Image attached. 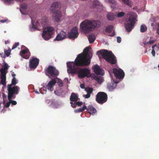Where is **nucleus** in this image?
Segmentation results:
<instances>
[{
    "mask_svg": "<svg viewBox=\"0 0 159 159\" xmlns=\"http://www.w3.org/2000/svg\"><path fill=\"white\" fill-rule=\"evenodd\" d=\"M18 83L16 78H13L11 84L7 85V90L11 94H17L19 93L20 88L16 85H15Z\"/></svg>",
    "mask_w": 159,
    "mask_h": 159,
    "instance_id": "obj_6",
    "label": "nucleus"
},
{
    "mask_svg": "<svg viewBox=\"0 0 159 159\" xmlns=\"http://www.w3.org/2000/svg\"><path fill=\"white\" fill-rule=\"evenodd\" d=\"M27 8V5L26 4L24 3H22L20 7V11L21 13L23 15L27 14V12L25 10Z\"/></svg>",
    "mask_w": 159,
    "mask_h": 159,
    "instance_id": "obj_19",
    "label": "nucleus"
},
{
    "mask_svg": "<svg viewBox=\"0 0 159 159\" xmlns=\"http://www.w3.org/2000/svg\"><path fill=\"white\" fill-rule=\"evenodd\" d=\"M38 27L36 26H35L34 24H32V28L35 30H37Z\"/></svg>",
    "mask_w": 159,
    "mask_h": 159,
    "instance_id": "obj_51",
    "label": "nucleus"
},
{
    "mask_svg": "<svg viewBox=\"0 0 159 159\" xmlns=\"http://www.w3.org/2000/svg\"><path fill=\"white\" fill-rule=\"evenodd\" d=\"M107 17L109 20L113 21L114 20L115 16L113 13H109L107 15Z\"/></svg>",
    "mask_w": 159,
    "mask_h": 159,
    "instance_id": "obj_25",
    "label": "nucleus"
},
{
    "mask_svg": "<svg viewBox=\"0 0 159 159\" xmlns=\"http://www.w3.org/2000/svg\"><path fill=\"white\" fill-rule=\"evenodd\" d=\"M100 24V22L99 20L86 19L81 23L80 27L82 32L88 34L94 30Z\"/></svg>",
    "mask_w": 159,
    "mask_h": 159,
    "instance_id": "obj_2",
    "label": "nucleus"
},
{
    "mask_svg": "<svg viewBox=\"0 0 159 159\" xmlns=\"http://www.w3.org/2000/svg\"><path fill=\"white\" fill-rule=\"evenodd\" d=\"M90 49V48L89 47H87L84 50L83 53H82L80 54H82L84 57H86V59H89L90 61V59L91 58L92 56L88 54V52Z\"/></svg>",
    "mask_w": 159,
    "mask_h": 159,
    "instance_id": "obj_15",
    "label": "nucleus"
},
{
    "mask_svg": "<svg viewBox=\"0 0 159 159\" xmlns=\"http://www.w3.org/2000/svg\"><path fill=\"white\" fill-rule=\"evenodd\" d=\"M70 99V102H75L77 101L79 99V98L75 93H72Z\"/></svg>",
    "mask_w": 159,
    "mask_h": 159,
    "instance_id": "obj_21",
    "label": "nucleus"
},
{
    "mask_svg": "<svg viewBox=\"0 0 159 159\" xmlns=\"http://www.w3.org/2000/svg\"><path fill=\"white\" fill-rule=\"evenodd\" d=\"M156 46V45H155L152 46V49H154V47Z\"/></svg>",
    "mask_w": 159,
    "mask_h": 159,
    "instance_id": "obj_55",
    "label": "nucleus"
},
{
    "mask_svg": "<svg viewBox=\"0 0 159 159\" xmlns=\"http://www.w3.org/2000/svg\"><path fill=\"white\" fill-rule=\"evenodd\" d=\"M90 94H91L89 93H87L86 95H84V97L86 98H88L90 97Z\"/></svg>",
    "mask_w": 159,
    "mask_h": 159,
    "instance_id": "obj_40",
    "label": "nucleus"
},
{
    "mask_svg": "<svg viewBox=\"0 0 159 159\" xmlns=\"http://www.w3.org/2000/svg\"><path fill=\"white\" fill-rule=\"evenodd\" d=\"M1 57H3V58L4 57H5V56L4 57H3V55H2V56H1Z\"/></svg>",
    "mask_w": 159,
    "mask_h": 159,
    "instance_id": "obj_60",
    "label": "nucleus"
},
{
    "mask_svg": "<svg viewBox=\"0 0 159 159\" xmlns=\"http://www.w3.org/2000/svg\"><path fill=\"white\" fill-rule=\"evenodd\" d=\"M76 104L77 106H78L79 107L81 105H82L83 102H76Z\"/></svg>",
    "mask_w": 159,
    "mask_h": 159,
    "instance_id": "obj_43",
    "label": "nucleus"
},
{
    "mask_svg": "<svg viewBox=\"0 0 159 159\" xmlns=\"http://www.w3.org/2000/svg\"><path fill=\"white\" fill-rule=\"evenodd\" d=\"M9 43V41L8 40H5V43L6 44H7Z\"/></svg>",
    "mask_w": 159,
    "mask_h": 159,
    "instance_id": "obj_54",
    "label": "nucleus"
},
{
    "mask_svg": "<svg viewBox=\"0 0 159 159\" xmlns=\"http://www.w3.org/2000/svg\"><path fill=\"white\" fill-rule=\"evenodd\" d=\"M86 110L90 114L95 113L96 112V110L92 105H89L87 107Z\"/></svg>",
    "mask_w": 159,
    "mask_h": 159,
    "instance_id": "obj_22",
    "label": "nucleus"
},
{
    "mask_svg": "<svg viewBox=\"0 0 159 159\" xmlns=\"http://www.w3.org/2000/svg\"><path fill=\"white\" fill-rule=\"evenodd\" d=\"M0 71L1 73V77H6V75L7 72L6 70H4V69L1 68L0 70Z\"/></svg>",
    "mask_w": 159,
    "mask_h": 159,
    "instance_id": "obj_28",
    "label": "nucleus"
},
{
    "mask_svg": "<svg viewBox=\"0 0 159 159\" xmlns=\"http://www.w3.org/2000/svg\"><path fill=\"white\" fill-rule=\"evenodd\" d=\"M11 50L10 48L7 50H5L4 52L6 56L7 57L9 56L10 54Z\"/></svg>",
    "mask_w": 159,
    "mask_h": 159,
    "instance_id": "obj_35",
    "label": "nucleus"
},
{
    "mask_svg": "<svg viewBox=\"0 0 159 159\" xmlns=\"http://www.w3.org/2000/svg\"><path fill=\"white\" fill-rule=\"evenodd\" d=\"M15 94H11L9 93H8V99L9 102H7L5 105L4 106L6 107H9L11 104L10 100L12 98H15V96H14Z\"/></svg>",
    "mask_w": 159,
    "mask_h": 159,
    "instance_id": "obj_18",
    "label": "nucleus"
},
{
    "mask_svg": "<svg viewBox=\"0 0 159 159\" xmlns=\"http://www.w3.org/2000/svg\"><path fill=\"white\" fill-rule=\"evenodd\" d=\"M1 57H3V58L4 57H5V56L4 57H3V55H2V56H1Z\"/></svg>",
    "mask_w": 159,
    "mask_h": 159,
    "instance_id": "obj_61",
    "label": "nucleus"
},
{
    "mask_svg": "<svg viewBox=\"0 0 159 159\" xmlns=\"http://www.w3.org/2000/svg\"><path fill=\"white\" fill-rule=\"evenodd\" d=\"M11 103L13 105H16L17 104V102L15 101L12 100V99L10 100Z\"/></svg>",
    "mask_w": 159,
    "mask_h": 159,
    "instance_id": "obj_41",
    "label": "nucleus"
},
{
    "mask_svg": "<svg viewBox=\"0 0 159 159\" xmlns=\"http://www.w3.org/2000/svg\"><path fill=\"white\" fill-rule=\"evenodd\" d=\"M91 61L86 59L82 54H79L75 61L67 63V72L69 74L77 73L80 79L89 77L90 73V70L86 68L80 69L79 66H89Z\"/></svg>",
    "mask_w": 159,
    "mask_h": 159,
    "instance_id": "obj_1",
    "label": "nucleus"
},
{
    "mask_svg": "<svg viewBox=\"0 0 159 159\" xmlns=\"http://www.w3.org/2000/svg\"><path fill=\"white\" fill-rule=\"evenodd\" d=\"M137 18V15L135 13L130 14L128 20H126L125 27L128 32L130 31L134 27L135 21Z\"/></svg>",
    "mask_w": 159,
    "mask_h": 159,
    "instance_id": "obj_5",
    "label": "nucleus"
},
{
    "mask_svg": "<svg viewBox=\"0 0 159 159\" xmlns=\"http://www.w3.org/2000/svg\"><path fill=\"white\" fill-rule=\"evenodd\" d=\"M79 34L78 30L76 27H74L68 34V37L70 39L76 38Z\"/></svg>",
    "mask_w": 159,
    "mask_h": 159,
    "instance_id": "obj_11",
    "label": "nucleus"
},
{
    "mask_svg": "<svg viewBox=\"0 0 159 159\" xmlns=\"http://www.w3.org/2000/svg\"><path fill=\"white\" fill-rule=\"evenodd\" d=\"M113 72L116 78L118 79H123L125 76V73L121 69L114 68L113 70Z\"/></svg>",
    "mask_w": 159,
    "mask_h": 159,
    "instance_id": "obj_10",
    "label": "nucleus"
},
{
    "mask_svg": "<svg viewBox=\"0 0 159 159\" xmlns=\"http://www.w3.org/2000/svg\"><path fill=\"white\" fill-rule=\"evenodd\" d=\"M47 89V88H46V87H43V88H42L41 89H40V90L41 91H45V93H46V89Z\"/></svg>",
    "mask_w": 159,
    "mask_h": 159,
    "instance_id": "obj_44",
    "label": "nucleus"
},
{
    "mask_svg": "<svg viewBox=\"0 0 159 159\" xmlns=\"http://www.w3.org/2000/svg\"><path fill=\"white\" fill-rule=\"evenodd\" d=\"M156 40H151L148 42H145V43H144V44H153L155 42Z\"/></svg>",
    "mask_w": 159,
    "mask_h": 159,
    "instance_id": "obj_36",
    "label": "nucleus"
},
{
    "mask_svg": "<svg viewBox=\"0 0 159 159\" xmlns=\"http://www.w3.org/2000/svg\"><path fill=\"white\" fill-rule=\"evenodd\" d=\"M54 30V28L51 26H47L44 28L42 34L43 39L45 40H48L51 38Z\"/></svg>",
    "mask_w": 159,
    "mask_h": 159,
    "instance_id": "obj_7",
    "label": "nucleus"
},
{
    "mask_svg": "<svg viewBox=\"0 0 159 159\" xmlns=\"http://www.w3.org/2000/svg\"><path fill=\"white\" fill-rule=\"evenodd\" d=\"M56 81L55 80H52L49 81L47 85H46L47 89L51 91L53 90V87L55 86Z\"/></svg>",
    "mask_w": 159,
    "mask_h": 159,
    "instance_id": "obj_17",
    "label": "nucleus"
},
{
    "mask_svg": "<svg viewBox=\"0 0 159 159\" xmlns=\"http://www.w3.org/2000/svg\"><path fill=\"white\" fill-rule=\"evenodd\" d=\"M147 29V28L144 25H142L141 26L140 31L141 32H145Z\"/></svg>",
    "mask_w": 159,
    "mask_h": 159,
    "instance_id": "obj_31",
    "label": "nucleus"
},
{
    "mask_svg": "<svg viewBox=\"0 0 159 159\" xmlns=\"http://www.w3.org/2000/svg\"><path fill=\"white\" fill-rule=\"evenodd\" d=\"M66 33L64 31H61L57 34L54 40L57 41L62 40L66 38Z\"/></svg>",
    "mask_w": 159,
    "mask_h": 159,
    "instance_id": "obj_16",
    "label": "nucleus"
},
{
    "mask_svg": "<svg viewBox=\"0 0 159 159\" xmlns=\"http://www.w3.org/2000/svg\"><path fill=\"white\" fill-rule=\"evenodd\" d=\"M17 1H22L23 0H16Z\"/></svg>",
    "mask_w": 159,
    "mask_h": 159,
    "instance_id": "obj_57",
    "label": "nucleus"
},
{
    "mask_svg": "<svg viewBox=\"0 0 159 159\" xmlns=\"http://www.w3.org/2000/svg\"><path fill=\"white\" fill-rule=\"evenodd\" d=\"M54 93L57 96H59L60 95V93L57 90H55L54 91Z\"/></svg>",
    "mask_w": 159,
    "mask_h": 159,
    "instance_id": "obj_45",
    "label": "nucleus"
},
{
    "mask_svg": "<svg viewBox=\"0 0 159 159\" xmlns=\"http://www.w3.org/2000/svg\"><path fill=\"white\" fill-rule=\"evenodd\" d=\"M36 22H37V23H38V21H37Z\"/></svg>",
    "mask_w": 159,
    "mask_h": 159,
    "instance_id": "obj_62",
    "label": "nucleus"
},
{
    "mask_svg": "<svg viewBox=\"0 0 159 159\" xmlns=\"http://www.w3.org/2000/svg\"><path fill=\"white\" fill-rule=\"evenodd\" d=\"M95 80L99 84H101L102 82V79L101 77H97L95 78Z\"/></svg>",
    "mask_w": 159,
    "mask_h": 159,
    "instance_id": "obj_33",
    "label": "nucleus"
},
{
    "mask_svg": "<svg viewBox=\"0 0 159 159\" xmlns=\"http://www.w3.org/2000/svg\"><path fill=\"white\" fill-rule=\"evenodd\" d=\"M4 1L6 2L10 3L13 1V0H4Z\"/></svg>",
    "mask_w": 159,
    "mask_h": 159,
    "instance_id": "obj_50",
    "label": "nucleus"
},
{
    "mask_svg": "<svg viewBox=\"0 0 159 159\" xmlns=\"http://www.w3.org/2000/svg\"><path fill=\"white\" fill-rule=\"evenodd\" d=\"M70 102V103L71 105V107L73 108H75L77 106L76 102Z\"/></svg>",
    "mask_w": 159,
    "mask_h": 159,
    "instance_id": "obj_34",
    "label": "nucleus"
},
{
    "mask_svg": "<svg viewBox=\"0 0 159 159\" xmlns=\"http://www.w3.org/2000/svg\"><path fill=\"white\" fill-rule=\"evenodd\" d=\"M11 75L13 78H15V76H16V75L14 73V72H12V73Z\"/></svg>",
    "mask_w": 159,
    "mask_h": 159,
    "instance_id": "obj_53",
    "label": "nucleus"
},
{
    "mask_svg": "<svg viewBox=\"0 0 159 159\" xmlns=\"http://www.w3.org/2000/svg\"><path fill=\"white\" fill-rule=\"evenodd\" d=\"M93 4L94 6L99 11H101L102 10L103 7L100 4V3L97 0H94L93 2Z\"/></svg>",
    "mask_w": 159,
    "mask_h": 159,
    "instance_id": "obj_20",
    "label": "nucleus"
},
{
    "mask_svg": "<svg viewBox=\"0 0 159 159\" xmlns=\"http://www.w3.org/2000/svg\"><path fill=\"white\" fill-rule=\"evenodd\" d=\"M88 39L90 43H92L95 41V35L93 34H91L89 35Z\"/></svg>",
    "mask_w": 159,
    "mask_h": 159,
    "instance_id": "obj_23",
    "label": "nucleus"
},
{
    "mask_svg": "<svg viewBox=\"0 0 159 159\" xmlns=\"http://www.w3.org/2000/svg\"><path fill=\"white\" fill-rule=\"evenodd\" d=\"M151 53L153 56L155 57V51L154 49H152Z\"/></svg>",
    "mask_w": 159,
    "mask_h": 159,
    "instance_id": "obj_47",
    "label": "nucleus"
},
{
    "mask_svg": "<svg viewBox=\"0 0 159 159\" xmlns=\"http://www.w3.org/2000/svg\"><path fill=\"white\" fill-rule=\"evenodd\" d=\"M80 87L82 89L85 88V85L84 84H81L80 85Z\"/></svg>",
    "mask_w": 159,
    "mask_h": 159,
    "instance_id": "obj_49",
    "label": "nucleus"
},
{
    "mask_svg": "<svg viewBox=\"0 0 159 159\" xmlns=\"http://www.w3.org/2000/svg\"><path fill=\"white\" fill-rule=\"evenodd\" d=\"M61 4L60 2H55L52 5L51 7V10L53 13V16L56 21L59 22L60 21L62 17L61 12L59 9L61 7Z\"/></svg>",
    "mask_w": 159,
    "mask_h": 159,
    "instance_id": "obj_4",
    "label": "nucleus"
},
{
    "mask_svg": "<svg viewBox=\"0 0 159 159\" xmlns=\"http://www.w3.org/2000/svg\"><path fill=\"white\" fill-rule=\"evenodd\" d=\"M59 83L58 85L59 87H62L63 85V83L62 82V81H61L58 82Z\"/></svg>",
    "mask_w": 159,
    "mask_h": 159,
    "instance_id": "obj_46",
    "label": "nucleus"
},
{
    "mask_svg": "<svg viewBox=\"0 0 159 159\" xmlns=\"http://www.w3.org/2000/svg\"><path fill=\"white\" fill-rule=\"evenodd\" d=\"M121 39L120 37L118 36L117 37V41L118 43H120L121 42Z\"/></svg>",
    "mask_w": 159,
    "mask_h": 159,
    "instance_id": "obj_42",
    "label": "nucleus"
},
{
    "mask_svg": "<svg viewBox=\"0 0 159 159\" xmlns=\"http://www.w3.org/2000/svg\"><path fill=\"white\" fill-rule=\"evenodd\" d=\"M157 48L159 49V44H158Z\"/></svg>",
    "mask_w": 159,
    "mask_h": 159,
    "instance_id": "obj_58",
    "label": "nucleus"
},
{
    "mask_svg": "<svg viewBox=\"0 0 159 159\" xmlns=\"http://www.w3.org/2000/svg\"><path fill=\"white\" fill-rule=\"evenodd\" d=\"M85 90L87 93L91 94L93 92V89L91 87H86L85 88Z\"/></svg>",
    "mask_w": 159,
    "mask_h": 159,
    "instance_id": "obj_29",
    "label": "nucleus"
},
{
    "mask_svg": "<svg viewBox=\"0 0 159 159\" xmlns=\"http://www.w3.org/2000/svg\"><path fill=\"white\" fill-rule=\"evenodd\" d=\"M19 44V42L15 43L13 45L12 48V49H13L16 48Z\"/></svg>",
    "mask_w": 159,
    "mask_h": 159,
    "instance_id": "obj_37",
    "label": "nucleus"
},
{
    "mask_svg": "<svg viewBox=\"0 0 159 159\" xmlns=\"http://www.w3.org/2000/svg\"><path fill=\"white\" fill-rule=\"evenodd\" d=\"M39 63V60L36 58L30 59L29 62V66L31 68H35Z\"/></svg>",
    "mask_w": 159,
    "mask_h": 159,
    "instance_id": "obj_12",
    "label": "nucleus"
},
{
    "mask_svg": "<svg viewBox=\"0 0 159 159\" xmlns=\"http://www.w3.org/2000/svg\"><path fill=\"white\" fill-rule=\"evenodd\" d=\"M97 53L101 54L103 59L111 64H115L116 63V58L111 51L103 49L98 51Z\"/></svg>",
    "mask_w": 159,
    "mask_h": 159,
    "instance_id": "obj_3",
    "label": "nucleus"
},
{
    "mask_svg": "<svg viewBox=\"0 0 159 159\" xmlns=\"http://www.w3.org/2000/svg\"><path fill=\"white\" fill-rule=\"evenodd\" d=\"M7 21V20H0V22L2 23H4Z\"/></svg>",
    "mask_w": 159,
    "mask_h": 159,
    "instance_id": "obj_52",
    "label": "nucleus"
},
{
    "mask_svg": "<svg viewBox=\"0 0 159 159\" xmlns=\"http://www.w3.org/2000/svg\"><path fill=\"white\" fill-rule=\"evenodd\" d=\"M107 100V94L103 92H99L96 95V101L98 103L102 104Z\"/></svg>",
    "mask_w": 159,
    "mask_h": 159,
    "instance_id": "obj_8",
    "label": "nucleus"
},
{
    "mask_svg": "<svg viewBox=\"0 0 159 159\" xmlns=\"http://www.w3.org/2000/svg\"><path fill=\"white\" fill-rule=\"evenodd\" d=\"M125 15V13L123 12H119L117 14V16L118 17H121L124 16Z\"/></svg>",
    "mask_w": 159,
    "mask_h": 159,
    "instance_id": "obj_38",
    "label": "nucleus"
},
{
    "mask_svg": "<svg viewBox=\"0 0 159 159\" xmlns=\"http://www.w3.org/2000/svg\"><path fill=\"white\" fill-rule=\"evenodd\" d=\"M20 55L23 58L28 59L30 57V52L28 49L25 48V49H22L20 52Z\"/></svg>",
    "mask_w": 159,
    "mask_h": 159,
    "instance_id": "obj_13",
    "label": "nucleus"
},
{
    "mask_svg": "<svg viewBox=\"0 0 159 159\" xmlns=\"http://www.w3.org/2000/svg\"><path fill=\"white\" fill-rule=\"evenodd\" d=\"M122 1L124 4L131 7V3L130 0H122Z\"/></svg>",
    "mask_w": 159,
    "mask_h": 159,
    "instance_id": "obj_30",
    "label": "nucleus"
},
{
    "mask_svg": "<svg viewBox=\"0 0 159 159\" xmlns=\"http://www.w3.org/2000/svg\"><path fill=\"white\" fill-rule=\"evenodd\" d=\"M107 88L109 91H111L115 88V85L113 83L108 84Z\"/></svg>",
    "mask_w": 159,
    "mask_h": 159,
    "instance_id": "obj_24",
    "label": "nucleus"
},
{
    "mask_svg": "<svg viewBox=\"0 0 159 159\" xmlns=\"http://www.w3.org/2000/svg\"><path fill=\"white\" fill-rule=\"evenodd\" d=\"M36 93H39L38 92H37V91H36Z\"/></svg>",
    "mask_w": 159,
    "mask_h": 159,
    "instance_id": "obj_59",
    "label": "nucleus"
},
{
    "mask_svg": "<svg viewBox=\"0 0 159 159\" xmlns=\"http://www.w3.org/2000/svg\"><path fill=\"white\" fill-rule=\"evenodd\" d=\"M1 79L0 83L5 85L6 84V77H1Z\"/></svg>",
    "mask_w": 159,
    "mask_h": 159,
    "instance_id": "obj_32",
    "label": "nucleus"
},
{
    "mask_svg": "<svg viewBox=\"0 0 159 159\" xmlns=\"http://www.w3.org/2000/svg\"><path fill=\"white\" fill-rule=\"evenodd\" d=\"M45 74L48 76H51L52 77L57 76L59 75V72L56 68L54 66L50 65L45 70Z\"/></svg>",
    "mask_w": 159,
    "mask_h": 159,
    "instance_id": "obj_9",
    "label": "nucleus"
},
{
    "mask_svg": "<svg viewBox=\"0 0 159 159\" xmlns=\"http://www.w3.org/2000/svg\"><path fill=\"white\" fill-rule=\"evenodd\" d=\"M93 69L95 73L97 75H103L104 74L103 70L101 69L98 65H94L93 67Z\"/></svg>",
    "mask_w": 159,
    "mask_h": 159,
    "instance_id": "obj_14",
    "label": "nucleus"
},
{
    "mask_svg": "<svg viewBox=\"0 0 159 159\" xmlns=\"http://www.w3.org/2000/svg\"><path fill=\"white\" fill-rule=\"evenodd\" d=\"M87 109V107L86 106L84 105L82 108H80L79 109H77L75 111V113L81 112H83L85 109Z\"/></svg>",
    "mask_w": 159,
    "mask_h": 159,
    "instance_id": "obj_27",
    "label": "nucleus"
},
{
    "mask_svg": "<svg viewBox=\"0 0 159 159\" xmlns=\"http://www.w3.org/2000/svg\"><path fill=\"white\" fill-rule=\"evenodd\" d=\"M64 80H65V81H68V79L67 78H65V79Z\"/></svg>",
    "mask_w": 159,
    "mask_h": 159,
    "instance_id": "obj_56",
    "label": "nucleus"
},
{
    "mask_svg": "<svg viewBox=\"0 0 159 159\" xmlns=\"http://www.w3.org/2000/svg\"><path fill=\"white\" fill-rule=\"evenodd\" d=\"M157 33L159 35V23L157 25Z\"/></svg>",
    "mask_w": 159,
    "mask_h": 159,
    "instance_id": "obj_48",
    "label": "nucleus"
},
{
    "mask_svg": "<svg viewBox=\"0 0 159 159\" xmlns=\"http://www.w3.org/2000/svg\"><path fill=\"white\" fill-rule=\"evenodd\" d=\"M2 68V69H4L5 70H7L8 69V65L6 63H5L4 64V67Z\"/></svg>",
    "mask_w": 159,
    "mask_h": 159,
    "instance_id": "obj_39",
    "label": "nucleus"
},
{
    "mask_svg": "<svg viewBox=\"0 0 159 159\" xmlns=\"http://www.w3.org/2000/svg\"><path fill=\"white\" fill-rule=\"evenodd\" d=\"M113 28L112 25H109L106 28L105 31L106 32L110 33L112 31Z\"/></svg>",
    "mask_w": 159,
    "mask_h": 159,
    "instance_id": "obj_26",
    "label": "nucleus"
}]
</instances>
